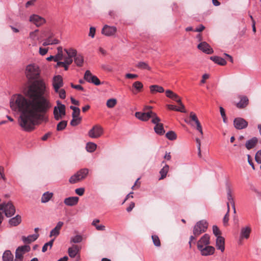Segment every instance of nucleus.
Here are the masks:
<instances>
[{"label": "nucleus", "mask_w": 261, "mask_h": 261, "mask_svg": "<svg viewBox=\"0 0 261 261\" xmlns=\"http://www.w3.org/2000/svg\"><path fill=\"white\" fill-rule=\"evenodd\" d=\"M125 77L127 79H137L138 75L135 74L127 73L125 75Z\"/></svg>", "instance_id": "338daca9"}, {"label": "nucleus", "mask_w": 261, "mask_h": 261, "mask_svg": "<svg viewBox=\"0 0 261 261\" xmlns=\"http://www.w3.org/2000/svg\"><path fill=\"white\" fill-rule=\"evenodd\" d=\"M64 51L67 55V57H64V60L67 64L70 65L73 62L72 58L75 57L77 55V51L73 48L65 49Z\"/></svg>", "instance_id": "9b49d317"}, {"label": "nucleus", "mask_w": 261, "mask_h": 261, "mask_svg": "<svg viewBox=\"0 0 261 261\" xmlns=\"http://www.w3.org/2000/svg\"><path fill=\"white\" fill-rule=\"evenodd\" d=\"M97 145L92 142H89L86 145V149L88 152H92L96 149Z\"/></svg>", "instance_id": "ea45409f"}, {"label": "nucleus", "mask_w": 261, "mask_h": 261, "mask_svg": "<svg viewBox=\"0 0 261 261\" xmlns=\"http://www.w3.org/2000/svg\"><path fill=\"white\" fill-rule=\"evenodd\" d=\"M84 62L83 57L80 55H76L74 57V62L78 66H82Z\"/></svg>", "instance_id": "e433bc0d"}, {"label": "nucleus", "mask_w": 261, "mask_h": 261, "mask_svg": "<svg viewBox=\"0 0 261 261\" xmlns=\"http://www.w3.org/2000/svg\"><path fill=\"white\" fill-rule=\"evenodd\" d=\"M84 79L88 82L92 83L96 86L100 84V82L97 77L93 75L90 71L87 70L84 75Z\"/></svg>", "instance_id": "6e6552de"}, {"label": "nucleus", "mask_w": 261, "mask_h": 261, "mask_svg": "<svg viewBox=\"0 0 261 261\" xmlns=\"http://www.w3.org/2000/svg\"><path fill=\"white\" fill-rule=\"evenodd\" d=\"M133 87L136 90L137 92H139L143 89V85L141 82L136 81L133 83Z\"/></svg>", "instance_id": "58836bf2"}, {"label": "nucleus", "mask_w": 261, "mask_h": 261, "mask_svg": "<svg viewBox=\"0 0 261 261\" xmlns=\"http://www.w3.org/2000/svg\"><path fill=\"white\" fill-rule=\"evenodd\" d=\"M60 43V41L57 39L53 38V35L51 34L47 39H46L43 42L42 45L44 46L48 45L57 44Z\"/></svg>", "instance_id": "b1692460"}, {"label": "nucleus", "mask_w": 261, "mask_h": 261, "mask_svg": "<svg viewBox=\"0 0 261 261\" xmlns=\"http://www.w3.org/2000/svg\"><path fill=\"white\" fill-rule=\"evenodd\" d=\"M99 222V220L98 219H95L92 222V225H94L97 230H105V226L99 224L97 225V223Z\"/></svg>", "instance_id": "a19ab883"}, {"label": "nucleus", "mask_w": 261, "mask_h": 261, "mask_svg": "<svg viewBox=\"0 0 261 261\" xmlns=\"http://www.w3.org/2000/svg\"><path fill=\"white\" fill-rule=\"evenodd\" d=\"M53 194L48 192L44 193L41 198V202L46 203L48 202L53 197Z\"/></svg>", "instance_id": "c9c22d12"}, {"label": "nucleus", "mask_w": 261, "mask_h": 261, "mask_svg": "<svg viewBox=\"0 0 261 261\" xmlns=\"http://www.w3.org/2000/svg\"><path fill=\"white\" fill-rule=\"evenodd\" d=\"M48 51V48H39V54L42 55L44 56L45 55Z\"/></svg>", "instance_id": "e2e57ef3"}, {"label": "nucleus", "mask_w": 261, "mask_h": 261, "mask_svg": "<svg viewBox=\"0 0 261 261\" xmlns=\"http://www.w3.org/2000/svg\"><path fill=\"white\" fill-rule=\"evenodd\" d=\"M21 222V216L17 215L15 217L10 219L9 221V224L11 226H16L18 225Z\"/></svg>", "instance_id": "bb28decb"}, {"label": "nucleus", "mask_w": 261, "mask_h": 261, "mask_svg": "<svg viewBox=\"0 0 261 261\" xmlns=\"http://www.w3.org/2000/svg\"><path fill=\"white\" fill-rule=\"evenodd\" d=\"M96 32V29L94 27H90V31L89 33V36L94 38L95 36V34Z\"/></svg>", "instance_id": "13d9d810"}, {"label": "nucleus", "mask_w": 261, "mask_h": 261, "mask_svg": "<svg viewBox=\"0 0 261 261\" xmlns=\"http://www.w3.org/2000/svg\"><path fill=\"white\" fill-rule=\"evenodd\" d=\"M81 247L76 245H73L69 247L68 250L69 256L71 258H74L77 255L80 251Z\"/></svg>", "instance_id": "412c9836"}, {"label": "nucleus", "mask_w": 261, "mask_h": 261, "mask_svg": "<svg viewBox=\"0 0 261 261\" xmlns=\"http://www.w3.org/2000/svg\"><path fill=\"white\" fill-rule=\"evenodd\" d=\"M89 173V170L83 168L78 171L76 173L71 176L69 179L70 184H75L86 178Z\"/></svg>", "instance_id": "f03ea898"}, {"label": "nucleus", "mask_w": 261, "mask_h": 261, "mask_svg": "<svg viewBox=\"0 0 261 261\" xmlns=\"http://www.w3.org/2000/svg\"><path fill=\"white\" fill-rule=\"evenodd\" d=\"M75 193L79 196H82L84 194L85 189L84 188H77L75 190Z\"/></svg>", "instance_id": "bf43d9fd"}, {"label": "nucleus", "mask_w": 261, "mask_h": 261, "mask_svg": "<svg viewBox=\"0 0 261 261\" xmlns=\"http://www.w3.org/2000/svg\"><path fill=\"white\" fill-rule=\"evenodd\" d=\"M83 238L80 235H76L72 238H71L70 242L73 243H80L82 241Z\"/></svg>", "instance_id": "de8ad7c7"}, {"label": "nucleus", "mask_w": 261, "mask_h": 261, "mask_svg": "<svg viewBox=\"0 0 261 261\" xmlns=\"http://www.w3.org/2000/svg\"><path fill=\"white\" fill-rule=\"evenodd\" d=\"M198 250L200 252L201 255L208 256L214 253L215 249L214 247L208 245L206 246L202 247L200 249H198Z\"/></svg>", "instance_id": "dca6fc26"}, {"label": "nucleus", "mask_w": 261, "mask_h": 261, "mask_svg": "<svg viewBox=\"0 0 261 261\" xmlns=\"http://www.w3.org/2000/svg\"><path fill=\"white\" fill-rule=\"evenodd\" d=\"M31 249L29 245H23L18 247L16 250L15 256L23 258V254L30 251Z\"/></svg>", "instance_id": "f3484780"}, {"label": "nucleus", "mask_w": 261, "mask_h": 261, "mask_svg": "<svg viewBox=\"0 0 261 261\" xmlns=\"http://www.w3.org/2000/svg\"><path fill=\"white\" fill-rule=\"evenodd\" d=\"M30 21L38 27L45 23L46 21L44 18L36 14H33L30 16Z\"/></svg>", "instance_id": "4468645a"}, {"label": "nucleus", "mask_w": 261, "mask_h": 261, "mask_svg": "<svg viewBox=\"0 0 261 261\" xmlns=\"http://www.w3.org/2000/svg\"><path fill=\"white\" fill-rule=\"evenodd\" d=\"M230 211V207L228 206L227 212L223 218V223L224 225H227L229 220V213Z\"/></svg>", "instance_id": "3c124183"}, {"label": "nucleus", "mask_w": 261, "mask_h": 261, "mask_svg": "<svg viewBox=\"0 0 261 261\" xmlns=\"http://www.w3.org/2000/svg\"><path fill=\"white\" fill-rule=\"evenodd\" d=\"M251 232V228L249 227H243L241 229L240 240L245 239H248Z\"/></svg>", "instance_id": "a878e982"}, {"label": "nucleus", "mask_w": 261, "mask_h": 261, "mask_svg": "<svg viewBox=\"0 0 261 261\" xmlns=\"http://www.w3.org/2000/svg\"><path fill=\"white\" fill-rule=\"evenodd\" d=\"M213 233L217 237L218 236H220V235L221 233L219 228L216 225H214L213 226Z\"/></svg>", "instance_id": "603ef678"}, {"label": "nucleus", "mask_w": 261, "mask_h": 261, "mask_svg": "<svg viewBox=\"0 0 261 261\" xmlns=\"http://www.w3.org/2000/svg\"><path fill=\"white\" fill-rule=\"evenodd\" d=\"M175 93L170 90H168L166 91V96L171 98Z\"/></svg>", "instance_id": "774afa93"}, {"label": "nucleus", "mask_w": 261, "mask_h": 261, "mask_svg": "<svg viewBox=\"0 0 261 261\" xmlns=\"http://www.w3.org/2000/svg\"><path fill=\"white\" fill-rule=\"evenodd\" d=\"M169 167L167 164H165L163 168L160 170V174H161V177L159 178L160 180L163 179L165 178L167 175V173L169 171Z\"/></svg>", "instance_id": "72a5a7b5"}, {"label": "nucleus", "mask_w": 261, "mask_h": 261, "mask_svg": "<svg viewBox=\"0 0 261 261\" xmlns=\"http://www.w3.org/2000/svg\"><path fill=\"white\" fill-rule=\"evenodd\" d=\"M117 104V100L115 98H111L107 100V106L109 108H114Z\"/></svg>", "instance_id": "79ce46f5"}, {"label": "nucleus", "mask_w": 261, "mask_h": 261, "mask_svg": "<svg viewBox=\"0 0 261 261\" xmlns=\"http://www.w3.org/2000/svg\"><path fill=\"white\" fill-rule=\"evenodd\" d=\"M117 32L115 27L105 25L101 30V33L107 36H113Z\"/></svg>", "instance_id": "2eb2a0df"}, {"label": "nucleus", "mask_w": 261, "mask_h": 261, "mask_svg": "<svg viewBox=\"0 0 261 261\" xmlns=\"http://www.w3.org/2000/svg\"><path fill=\"white\" fill-rule=\"evenodd\" d=\"M4 211L5 216L7 217H10L14 215L15 207L11 201L5 203Z\"/></svg>", "instance_id": "1a4fd4ad"}, {"label": "nucleus", "mask_w": 261, "mask_h": 261, "mask_svg": "<svg viewBox=\"0 0 261 261\" xmlns=\"http://www.w3.org/2000/svg\"><path fill=\"white\" fill-rule=\"evenodd\" d=\"M3 261H13V255L10 250H6L3 255Z\"/></svg>", "instance_id": "2f4dec72"}, {"label": "nucleus", "mask_w": 261, "mask_h": 261, "mask_svg": "<svg viewBox=\"0 0 261 261\" xmlns=\"http://www.w3.org/2000/svg\"><path fill=\"white\" fill-rule=\"evenodd\" d=\"M210 59L212 60L213 62H214L215 63H217L221 66H224L226 64V61L223 58L220 57H211Z\"/></svg>", "instance_id": "cd10ccee"}, {"label": "nucleus", "mask_w": 261, "mask_h": 261, "mask_svg": "<svg viewBox=\"0 0 261 261\" xmlns=\"http://www.w3.org/2000/svg\"><path fill=\"white\" fill-rule=\"evenodd\" d=\"M234 127L238 129H242L247 127L248 122L243 118L239 117L234 119L233 121Z\"/></svg>", "instance_id": "f8f14e48"}, {"label": "nucleus", "mask_w": 261, "mask_h": 261, "mask_svg": "<svg viewBox=\"0 0 261 261\" xmlns=\"http://www.w3.org/2000/svg\"><path fill=\"white\" fill-rule=\"evenodd\" d=\"M151 93L154 94L156 92L163 93L164 92V89L162 86L154 85H151L149 87Z\"/></svg>", "instance_id": "c756f323"}, {"label": "nucleus", "mask_w": 261, "mask_h": 261, "mask_svg": "<svg viewBox=\"0 0 261 261\" xmlns=\"http://www.w3.org/2000/svg\"><path fill=\"white\" fill-rule=\"evenodd\" d=\"M58 53L55 56V59H54L55 62L60 61L62 59L64 60V57L63 54V48L61 46H59L57 48Z\"/></svg>", "instance_id": "f704fd0d"}, {"label": "nucleus", "mask_w": 261, "mask_h": 261, "mask_svg": "<svg viewBox=\"0 0 261 261\" xmlns=\"http://www.w3.org/2000/svg\"><path fill=\"white\" fill-rule=\"evenodd\" d=\"M208 227V223L204 220L198 221L193 228V234L199 236L206 231Z\"/></svg>", "instance_id": "20e7f679"}, {"label": "nucleus", "mask_w": 261, "mask_h": 261, "mask_svg": "<svg viewBox=\"0 0 261 261\" xmlns=\"http://www.w3.org/2000/svg\"><path fill=\"white\" fill-rule=\"evenodd\" d=\"M79 197H70L66 198L64 199V203L68 206L75 205L79 201Z\"/></svg>", "instance_id": "5701e85b"}, {"label": "nucleus", "mask_w": 261, "mask_h": 261, "mask_svg": "<svg viewBox=\"0 0 261 261\" xmlns=\"http://www.w3.org/2000/svg\"><path fill=\"white\" fill-rule=\"evenodd\" d=\"M197 47L199 49L207 54H211L213 53L212 48L206 42L200 43L198 45Z\"/></svg>", "instance_id": "aec40b11"}, {"label": "nucleus", "mask_w": 261, "mask_h": 261, "mask_svg": "<svg viewBox=\"0 0 261 261\" xmlns=\"http://www.w3.org/2000/svg\"><path fill=\"white\" fill-rule=\"evenodd\" d=\"M167 107L169 110H174L176 111H178L182 113H186V111H184L182 109H177L176 107V106L172 105H167Z\"/></svg>", "instance_id": "864d4df0"}, {"label": "nucleus", "mask_w": 261, "mask_h": 261, "mask_svg": "<svg viewBox=\"0 0 261 261\" xmlns=\"http://www.w3.org/2000/svg\"><path fill=\"white\" fill-rule=\"evenodd\" d=\"M80 109L79 108L77 109V110H75V111H73L72 113V117H80Z\"/></svg>", "instance_id": "0e129e2a"}, {"label": "nucleus", "mask_w": 261, "mask_h": 261, "mask_svg": "<svg viewBox=\"0 0 261 261\" xmlns=\"http://www.w3.org/2000/svg\"><path fill=\"white\" fill-rule=\"evenodd\" d=\"M103 133L102 127L98 125L94 126L89 133V136L92 138H97L101 136Z\"/></svg>", "instance_id": "0eeeda50"}, {"label": "nucleus", "mask_w": 261, "mask_h": 261, "mask_svg": "<svg viewBox=\"0 0 261 261\" xmlns=\"http://www.w3.org/2000/svg\"><path fill=\"white\" fill-rule=\"evenodd\" d=\"M220 112L221 115L222 117L223 118V120L224 122L226 123V116L225 115V110L222 107H220Z\"/></svg>", "instance_id": "5fc2aeb1"}, {"label": "nucleus", "mask_w": 261, "mask_h": 261, "mask_svg": "<svg viewBox=\"0 0 261 261\" xmlns=\"http://www.w3.org/2000/svg\"><path fill=\"white\" fill-rule=\"evenodd\" d=\"M210 244V237L208 234H204L197 242L198 249H200L203 247Z\"/></svg>", "instance_id": "9d476101"}, {"label": "nucleus", "mask_w": 261, "mask_h": 261, "mask_svg": "<svg viewBox=\"0 0 261 261\" xmlns=\"http://www.w3.org/2000/svg\"><path fill=\"white\" fill-rule=\"evenodd\" d=\"M39 237V234L38 233L32 234L28 236L27 237L25 236H22L21 239L22 241L24 243L30 244L32 242L35 241L36 240L38 239Z\"/></svg>", "instance_id": "393cba45"}, {"label": "nucleus", "mask_w": 261, "mask_h": 261, "mask_svg": "<svg viewBox=\"0 0 261 261\" xmlns=\"http://www.w3.org/2000/svg\"><path fill=\"white\" fill-rule=\"evenodd\" d=\"M166 137L170 140H174L176 139V135L173 131H169L166 134Z\"/></svg>", "instance_id": "49530a36"}, {"label": "nucleus", "mask_w": 261, "mask_h": 261, "mask_svg": "<svg viewBox=\"0 0 261 261\" xmlns=\"http://www.w3.org/2000/svg\"><path fill=\"white\" fill-rule=\"evenodd\" d=\"M152 239L154 245L156 247H160L161 246L160 240L158 236L156 235L152 236Z\"/></svg>", "instance_id": "8fccbe9b"}, {"label": "nucleus", "mask_w": 261, "mask_h": 261, "mask_svg": "<svg viewBox=\"0 0 261 261\" xmlns=\"http://www.w3.org/2000/svg\"><path fill=\"white\" fill-rule=\"evenodd\" d=\"M38 32V30H36L35 31L30 32V38L32 40H35L37 37V33Z\"/></svg>", "instance_id": "680f3d73"}, {"label": "nucleus", "mask_w": 261, "mask_h": 261, "mask_svg": "<svg viewBox=\"0 0 261 261\" xmlns=\"http://www.w3.org/2000/svg\"><path fill=\"white\" fill-rule=\"evenodd\" d=\"M57 106L54 108V118L56 120L62 119L66 115L65 106L59 100L57 101Z\"/></svg>", "instance_id": "7ed1b4c3"}, {"label": "nucleus", "mask_w": 261, "mask_h": 261, "mask_svg": "<svg viewBox=\"0 0 261 261\" xmlns=\"http://www.w3.org/2000/svg\"><path fill=\"white\" fill-rule=\"evenodd\" d=\"M225 240L224 238L221 236H218L216 240V247L218 249H219L221 252H223L225 249Z\"/></svg>", "instance_id": "4be33fe9"}, {"label": "nucleus", "mask_w": 261, "mask_h": 261, "mask_svg": "<svg viewBox=\"0 0 261 261\" xmlns=\"http://www.w3.org/2000/svg\"><path fill=\"white\" fill-rule=\"evenodd\" d=\"M82 118L81 117H72V119L70 121V125L75 126L80 124L81 122Z\"/></svg>", "instance_id": "c03bdc74"}, {"label": "nucleus", "mask_w": 261, "mask_h": 261, "mask_svg": "<svg viewBox=\"0 0 261 261\" xmlns=\"http://www.w3.org/2000/svg\"><path fill=\"white\" fill-rule=\"evenodd\" d=\"M140 178H138L137 179V180L136 181L134 185L132 187V189L133 190H136V189H138L140 187V182H139V180Z\"/></svg>", "instance_id": "69168bd1"}, {"label": "nucleus", "mask_w": 261, "mask_h": 261, "mask_svg": "<svg viewBox=\"0 0 261 261\" xmlns=\"http://www.w3.org/2000/svg\"><path fill=\"white\" fill-rule=\"evenodd\" d=\"M67 121L63 120V121L60 122L58 124L57 126V130L60 131V130H63L67 126Z\"/></svg>", "instance_id": "37998d69"}, {"label": "nucleus", "mask_w": 261, "mask_h": 261, "mask_svg": "<svg viewBox=\"0 0 261 261\" xmlns=\"http://www.w3.org/2000/svg\"><path fill=\"white\" fill-rule=\"evenodd\" d=\"M136 66L141 69H147L150 70L151 68L146 62H139L137 63Z\"/></svg>", "instance_id": "4c0bfd02"}, {"label": "nucleus", "mask_w": 261, "mask_h": 261, "mask_svg": "<svg viewBox=\"0 0 261 261\" xmlns=\"http://www.w3.org/2000/svg\"><path fill=\"white\" fill-rule=\"evenodd\" d=\"M171 99L176 101L179 106H181L182 109L184 108V106L182 103L181 99L178 95L175 93Z\"/></svg>", "instance_id": "09e8293b"}, {"label": "nucleus", "mask_w": 261, "mask_h": 261, "mask_svg": "<svg viewBox=\"0 0 261 261\" xmlns=\"http://www.w3.org/2000/svg\"><path fill=\"white\" fill-rule=\"evenodd\" d=\"M154 115H156L152 111H148L146 112H137L135 113V116L139 120L143 121H147L150 118L153 119Z\"/></svg>", "instance_id": "423d86ee"}, {"label": "nucleus", "mask_w": 261, "mask_h": 261, "mask_svg": "<svg viewBox=\"0 0 261 261\" xmlns=\"http://www.w3.org/2000/svg\"><path fill=\"white\" fill-rule=\"evenodd\" d=\"M58 93H59V96L61 98L64 99L66 97V92L64 89H62L60 90L59 89Z\"/></svg>", "instance_id": "4d7b16f0"}, {"label": "nucleus", "mask_w": 261, "mask_h": 261, "mask_svg": "<svg viewBox=\"0 0 261 261\" xmlns=\"http://www.w3.org/2000/svg\"><path fill=\"white\" fill-rule=\"evenodd\" d=\"M257 142V139L255 137L248 140L246 143V147L248 149H250L254 147Z\"/></svg>", "instance_id": "473e14b6"}, {"label": "nucleus", "mask_w": 261, "mask_h": 261, "mask_svg": "<svg viewBox=\"0 0 261 261\" xmlns=\"http://www.w3.org/2000/svg\"><path fill=\"white\" fill-rule=\"evenodd\" d=\"M63 85V79L61 76H54L53 81V86L56 92H58L59 89Z\"/></svg>", "instance_id": "ddd939ff"}, {"label": "nucleus", "mask_w": 261, "mask_h": 261, "mask_svg": "<svg viewBox=\"0 0 261 261\" xmlns=\"http://www.w3.org/2000/svg\"><path fill=\"white\" fill-rule=\"evenodd\" d=\"M249 100L246 96H243L241 98L239 102L237 104V107L239 108H244L248 104Z\"/></svg>", "instance_id": "7c9ffc66"}, {"label": "nucleus", "mask_w": 261, "mask_h": 261, "mask_svg": "<svg viewBox=\"0 0 261 261\" xmlns=\"http://www.w3.org/2000/svg\"><path fill=\"white\" fill-rule=\"evenodd\" d=\"M190 118L191 121H194L196 125V129L200 133L201 137H203V131L201 124L196 116V115L193 112L190 113Z\"/></svg>", "instance_id": "a211bd4d"}, {"label": "nucleus", "mask_w": 261, "mask_h": 261, "mask_svg": "<svg viewBox=\"0 0 261 261\" xmlns=\"http://www.w3.org/2000/svg\"><path fill=\"white\" fill-rule=\"evenodd\" d=\"M227 198L228 202L227 203V206H229V204H231L232 207H234V201L233 199V196L231 193V190L228 188L227 190Z\"/></svg>", "instance_id": "c85d7f7f"}, {"label": "nucleus", "mask_w": 261, "mask_h": 261, "mask_svg": "<svg viewBox=\"0 0 261 261\" xmlns=\"http://www.w3.org/2000/svg\"><path fill=\"white\" fill-rule=\"evenodd\" d=\"M40 69L37 64L27 65L25 75L28 83L23 89L24 96L14 95L10 101L11 109L20 113L18 119L19 125L27 132L34 130L35 125L48 121L47 113L51 103L45 96L47 87L40 77Z\"/></svg>", "instance_id": "f257e3e1"}, {"label": "nucleus", "mask_w": 261, "mask_h": 261, "mask_svg": "<svg viewBox=\"0 0 261 261\" xmlns=\"http://www.w3.org/2000/svg\"><path fill=\"white\" fill-rule=\"evenodd\" d=\"M55 240V239H52L51 240H50L49 242L45 243L43 247H42V251L43 252H45L47 251V247L49 246L50 247V248H51L53 246V243H54V241Z\"/></svg>", "instance_id": "a18cd8bd"}, {"label": "nucleus", "mask_w": 261, "mask_h": 261, "mask_svg": "<svg viewBox=\"0 0 261 261\" xmlns=\"http://www.w3.org/2000/svg\"><path fill=\"white\" fill-rule=\"evenodd\" d=\"M255 160L258 163H261V150L258 151L256 153Z\"/></svg>", "instance_id": "6e6d98bb"}, {"label": "nucleus", "mask_w": 261, "mask_h": 261, "mask_svg": "<svg viewBox=\"0 0 261 261\" xmlns=\"http://www.w3.org/2000/svg\"><path fill=\"white\" fill-rule=\"evenodd\" d=\"M0 178H2L4 181L6 180L4 174V168L2 166H0Z\"/></svg>", "instance_id": "052dcab7"}, {"label": "nucleus", "mask_w": 261, "mask_h": 261, "mask_svg": "<svg viewBox=\"0 0 261 261\" xmlns=\"http://www.w3.org/2000/svg\"><path fill=\"white\" fill-rule=\"evenodd\" d=\"M64 225V223L62 221H59L57 223L56 227L53 229L50 232L49 237H54V239H55L57 237H58L60 233V230L62 226Z\"/></svg>", "instance_id": "6ab92c4d"}, {"label": "nucleus", "mask_w": 261, "mask_h": 261, "mask_svg": "<svg viewBox=\"0 0 261 261\" xmlns=\"http://www.w3.org/2000/svg\"><path fill=\"white\" fill-rule=\"evenodd\" d=\"M161 119L157 116V115H154L153 119H151L152 123L155 124L154 127V132L159 135H162L165 131L164 129L163 124L160 122Z\"/></svg>", "instance_id": "39448f33"}]
</instances>
